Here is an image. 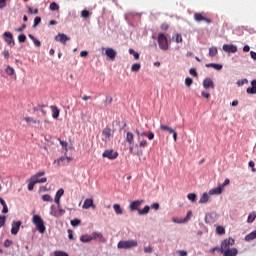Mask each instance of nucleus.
Segmentation results:
<instances>
[{
	"mask_svg": "<svg viewBox=\"0 0 256 256\" xmlns=\"http://www.w3.org/2000/svg\"><path fill=\"white\" fill-rule=\"evenodd\" d=\"M43 175H45V171H40L30 178V182L28 184V191H33L37 183H47V178H41V180H38L39 177H43Z\"/></svg>",
	"mask_w": 256,
	"mask_h": 256,
	"instance_id": "f257e3e1",
	"label": "nucleus"
},
{
	"mask_svg": "<svg viewBox=\"0 0 256 256\" xmlns=\"http://www.w3.org/2000/svg\"><path fill=\"white\" fill-rule=\"evenodd\" d=\"M32 222L35 224L36 229L40 233H45V224L43 223V219H41V216L34 215L32 218Z\"/></svg>",
	"mask_w": 256,
	"mask_h": 256,
	"instance_id": "f03ea898",
	"label": "nucleus"
},
{
	"mask_svg": "<svg viewBox=\"0 0 256 256\" xmlns=\"http://www.w3.org/2000/svg\"><path fill=\"white\" fill-rule=\"evenodd\" d=\"M132 247H137V241L135 240H122L118 242V249H132Z\"/></svg>",
	"mask_w": 256,
	"mask_h": 256,
	"instance_id": "7ed1b4c3",
	"label": "nucleus"
},
{
	"mask_svg": "<svg viewBox=\"0 0 256 256\" xmlns=\"http://www.w3.org/2000/svg\"><path fill=\"white\" fill-rule=\"evenodd\" d=\"M158 45L162 51H167V49H169V42L165 34L160 33L158 35Z\"/></svg>",
	"mask_w": 256,
	"mask_h": 256,
	"instance_id": "20e7f679",
	"label": "nucleus"
},
{
	"mask_svg": "<svg viewBox=\"0 0 256 256\" xmlns=\"http://www.w3.org/2000/svg\"><path fill=\"white\" fill-rule=\"evenodd\" d=\"M111 137H113V130H111L110 127L104 128L102 130V141H104V143H109Z\"/></svg>",
	"mask_w": 256,
	"mask_h": 256,
	"instance_id": "39448f33",
	"label": "nucleus"
},
{
	"mask_svg": "<svg viewBox=\"0 0 256 256\" xmlns=\"http://www.w3.org/2000/svg\"><path fill=\"white\" fill-rule=\"evenodd\" d=\"M102 157L104 159H110L111 161L117 159V157H119V153H117L116 151H114L113 149L110 150H105L102 153Z\"/></svg>",
	"mask_w": 256,
	"mask_h": 256,
	"instance_id": "423d86ee",
	"label": "nucleus"
},
{
	"mask_svg": "<svg viewBox=\"0 0 256 256\" xmlns=\"http://www.w3.org/2000/svg\"><path fill=\"white\" fill-rule=\"evenodd\" d=\"M231 245H235V240L233 238L223 240L220 246L221 253L230 249L229 247H231Z\"/></svg>",
	"mask_w": 256,
	"mask_h": 256,
	"instance_id": "0eeeda50",
	"label": "nucleus"
},
{
	"mask_svg": "<svg viewBox=\"0 0 256 256\" xmlns=\"http://www.w3.org/2000/svg\"><path fill=\"white\" fill-rule=\"evenodd\" d=\"M145 203V200H136L130 203L129 210L130 211H139V207Z\"/></svg>",
	"mask_w": 256,
	"mask_h": 256,
	"instance_id": "6e6552de",
	"label": "nucleus"
},
{
	"mask_svg": "<svg viewBox=\"0 0 256 256\" xmlns=\"http://www.w3.org/2000/svg\"><path fill=\"white\" fill-rule=\"evenodd\" d=\"M194 20L197 22V23H201V21H205V23H208L210 24L211 23V19L203 16V14L201 13H195L194 14Z\"/></svg>",
	"mask_w": 256,
	"mask_h": 256,
	"instance_id": "1a4fd4ad",
	"label": "nucleus"
},
{
	"mask_svg": "<svg viewBox=\"0 0 256 256\" xmlns=\"http://www.w3.org/2000/svg\"><path fill=\"white\" fill-rule=\"evenodd\" d=\"M105 55L110 59V61H115L117 57V52L113 48H106Z\"/></svg>",
	"mask_w": 256,
	"mask_h": 256,
	"instance_id": "9d476101",
	"label": "nucleus"
},
{
	"mask_svg": "<svg viewBox=\"0 0 256 256\" xmlns=\"http://www.w3.org/2000/svg\"><path fill=\"white\" fill-rule=\"evenodd\" d=\"M222 49L225 53H237V46L233 44H224Z\"/></svg>",
	"mask_w": 256,
	"mask_h": 256,
	"instance_id": "9b49d317",
	"label": "nucleus"
},
{
	"mask_svg": "<svg viewBox=\"0 0 256 256\" xmlns=\"http://www.w3.org/2000/svg\"><path fill=\"white\" fill-rule=\"evenodd\" d=\"M65 194V190L63 188H60L55 195L54 202L58 207L61 205V196Z\"/></svg>",
	"mask_w": 256,
	"mask_h": 256,
	"instance_id": "f8f14e48",
	"label": "nucleus"
},
{
	"mask_svg": "<svg viewBox=\"0 0 256 256\" xmlns=\"http://www.w3.org/2000/svg\"><path fill=\"white\" fill-rule=\"evenodd\" d=\"M55 41H59L63 45H66L67 41H71V38L67 37L65 34L59 33L57 36H55Z\"/></svg>",
	"mask_w": 256,
	"mask_h": 256,
	"instance_id": "ddd939ff",
	"label": "nucleus"
},
{
	"mask_svg": "<svg viewBox=\"0 0 256 256\" xmlns=\"http://www.w3.org/2000/svg\"><path fill=\"white\" fill-rule=\"evenodd\" d=\"M3 37H4V41L5 43H7V45H15V41L13 40V34H11V32H5L3 34Z\"/></svg>",
	"mask_w": 256,
	"mask_h": 256,
	"instance_id": "4468645a",
	"label": "nucleus"
},
{
	"mask_svg": "<svg viewBox=\"0 0 256 256\" xmlns=\"http://www.w3.org/2000/svg\"><path fill=\"white\" fill-rule=\"evenodd\" d=\"M203 87L204 89H215V83H213L211 78H205L203 81Z\"/></svg>",
	"mask_w": 256,
	"mask_h": 256,
	"instance_id": "2eb2a0df",
	"label": "nucleus"
},
{
	"mask_svg": "<svg viewBox=\"0 0 256 256\" xmlns=\"http://www.w3.org/2000/svg\"><path fill=\"white\" fill-rule=\"evenodd\" d=\"M20 227H21V221L12 222L11 234L17 235L19 233Z\"/></svg>",
	"mask_w": 256,
	"mask_h": 256,
	"instance_id": "dca6fc26",
	"label": "nucleus"
},
{
	"mask_svg": "<svg viewBox=\"0 0 256 256\" xmlns=\"http://www.w3.org/2000/svg\"><path fill=\"white\" fill-rule=\"evenodd\" d=\"M237 253H239V250L236 248H230L222 252L223 256H237Z\"/></svg>",
	"mask_w": 256,
	"mask_h": 256,
	"instance_id": "f3484780",
	"label": "nucleus"
},
{
	"mask_svg": "<svg viewBox=\"0 0 256 256\" xmlns=\"http://www.w3.org/2000/svg\"><path fill=\"white\" fill-rule=\"evenodd\" d=\"M50 109L52 110L53 119H59V114L61 113V110H59L57 106H50Z\"/></svg>",
	"mask_w": 256,
	"mask_h": 256,
	"instance_id": "a211bd4d",
	"label": "nucleus"
},
{
	"mask_svg": "<svg viewBox=\"0 0 256 256\" xmlns=\"http://www.w3.org/2000/svg\"><path fill=\"white\" fill-rule=\"evenodd\" d=\"M251 85H252V87H248L246 91L249 95H255V93H256V80H253L251 82Z\"/></svg>",
	"mask_w": 256,
	"mask_h": 256,
	"instance_id": "6ab92c4d",
	"label": "nucleus"
},
{
	"mask_svg": "<svg viewBox=\"0 0 256 256\" xmlns=\"http://www.w3.org/2000/svg\"><path fill=\"white\" fill-rule=\"evenodd\" d=\"M223 193V187L218 186L209 191V195H221Z\"/></svg>",
	"mask_w": 256,
	"mask_h": 256,
	"instance_id": "aec40b11",
	"label": "nucleus"
},
{
	"mask_svg": "<svg viewBox=\"0 0 256 256\" xmlns=\"http://www.w3.org/2000/svg\"><path fill=\"white\" fill-rule=\"evenodd\" d=\"M82 207L83 209H90V207H95V205H93V199H86Z\"/></svg>",
	"mask_w": 256,
	"mask_h": 256,
	"instance_id": "412c9836",
	"label": "nucleus"
},
{
	"mask_svg": "<svg viewBox=\"0 0 256 256\" xmlns=\"http://www.w3.org/2000/svg\"><path fill=\"white\" fill-rule=\"evenodd\" d=\"M160 130L161 131H168V133L171 135L172 133H175V129L165 125V124H161L160 125Z\"/></svg>",
	"mask_w": 256,
	"mask_h": 256,
	"instance_id": "4be33fe9",
	"label": "nucleus"
},
{
	"mask_svg": "<svg viewBox=\"0 0 256 256\" xmlns=\"http://www.w3.org/2000/svg\"><path fill=\"white\" fill-rule=\"evenodd\" d=\"M126 141H127V143H129V145H133V143L135 142L133 133L127 132Z\"/></svg>",
	"mask_w": 256,
	"mask_h": 256,
	"instance_id": "5701e85b",
	"label": "nucleus"
},
{
	"mask_svg": "<svg viewBox=\"0 0 256 256\" xmlns=\"http://www.w3.org/2000/svg\"><path fill=\"white\" fill-rule=\"evenodd\" d=\"M206 67H212L213 69H216V71H221L223 69V65L215 63L206 64Z\"/></svg>",
	"mask_w": 256,
	"mask_h": 256,
	"instance_id": "b1692460",
	"label": "nucleus"
},
{
	"mask_svg": "<svg viewBox=\"0 0 256 256\" xmlns=\"http://www.w3.org/2000/svg\"><path fill=\"white\" fill-rule=\"evenodd\" d=\"M80 241L82 243H89L90 241H93V236H91V235H83V236H81Z\"/></svg>",
	"mask_w": 256,
	"mask_h": 256,
	"instance_id": "393cba45",
	"label": "nucleus"
},
{
	"mask_svg": "<svg viewBox=\"0 0 256 256\" xmlns=\"http://www.w3.org/2000/svg\"><path fill=\"white\" fill-rule=\"evenodd\" d=\"M28 37L31 39V41H33L35 47H41V41L37 40L33 34H29Z\"/></svg>",
	"mask_w": 256,
	"mask_h": 256,
	"instance_id": "a878e982",
	"label": "nucleus"
},
{
	"mask_svg": "<svg viewBox=\"0 0 256 256\" xmlns=\"http://www.w3.org/2000/svg\"><path fill=\"white\" fill-rule=\"evenodd\" d=\"M113 209H114L116 215H123V209L121 208V205L114 204Z\"/></svg>",
	"mask_w": 256,
	"mask_h": 256,
	"instance_id": "bb28decb",
	"label": "nucleus"
},
{
	"mask_svg": "<svg viewBox=\"0 0 256 256\" xmlns=\"http://www.w3.org/2000/svg\"><path fill=\"white\" fill-rule=\"evenodd\" d=\"M256 239V230L245 236V241H253Z\"/></svg>",
	"mask_w": 256,
	"mask_h": 256,
	"instance_id": "cd10ccee",
	"label": "nucleus"
},
{
	"mask_svg": "<svg viewBox=\"0 0 256 256\" xmlns=\"http://www.w3.org/2000/svg\"><path fill=\"white\" fill-rule=\"evenodd\" d=\"M140 69H141V64H139V63H134L131 66L132 73H137L140 71Z\"/></svg>",
	"mask_w": 256,
	"mask_h": 256,
	"instance_id": "c85d7f7f",
	"label": "nucleus"
},
{
	"mask_svg": "<svg viewBox=\"0 0 256 256\" xmlns=\"http://www.w3.org/2000/svg\"><path fill=\"white\" fill-rule=\"evenodd\" d=\"M149 209H151V207L147 205L143 209H138V215H147V213H149Z\"/></svg>",
	"mask_w": 256,
	"mask_h": 256,
	"instance_id": "c756f323",
	"label": "nucleus"
},
{
	"mask_svg": "<svg viewBox=\"0 0 256 256\" xmlns=\"http://www.w3.org/2000/svg\"><path fill=\"white\" fill-rule=\"evenodd\" d=\"M207 201H209V194H207V192H205L200 197L199 203H207Z\"/></svg>",
	"mask_w": 256,
	"mask_h": 256,
	"instance_id": "7c9ffc66",
	"label": "nucleus"
},
{
	"mask_svg": "<svg viewBox=\"0 0 256 256\" xmlns=\"http://www.w3.org/2000/svg\"><path fill=\"white\" fill-rule=\"evenodd\" d=\"M50 215H52V217H59V214H57V207L55 205L50 207Z\"/></svg>",
	"mask_w": 256,
	"mask_h": 256,
	"instance_id": "2f4dec72",
	"label": "nucleus"
},
{
	"mask_svg": "<svg viewBox=\"0 0 256 256\" xmlns=\"http://www.w3.org/2000/svg\"><path fill=\"white\" fill-rule=\"evenodd\" d=\"M42 201L48 202V203H53V198L49 194H45L42 196Z\"/></svg>",
	"mask_w": 256,
	"mask_h": 256,
	"instance_id": "473e14b6",
	"label": "nucleus"
},
{
	"mask_svg": "<svg viewBox=\"0 0 256 256\" xmlns=\"http://www.w3.org/2000/svg\"><path fill=\"white\" fill-rule=\"evenodd\" d=\"M217 53H218L217 47H211V48L209 49V55H210V57H215V56H217Z\"/></svg>",
	"mask_w": 256,
	"mask_h": 256,
	"instance_id": "72a5a7b5",
	"label": "nucleus"
},
{
	"mask_svg": "<svg viewBox=\"0 0 256 256\" xmlns=\"http://www.w3.org/2000/svg\"><path fill=\"white\" fill-rule=\"evenodd\" d=\"M24 121H26V123H38V125L41 124L40 120H35V119L31 118V117H25Z\"/></svg>",
	"mask_w": 256,
	"mask_h": 256,
	"instance_id": "f704fd0d",
	"label": "nucleus"
},
{
	"mask_svg": "<svg viewBox=\"0 0 256 256\" xmlns=\"http://www.w3.org/2000/svg\"><path fill=\"white\" fill-rule=\"evenodd\" d=\"M216 233L217 235H225V228L223 226H217Z\"/></svg>",
	"mask_w": 256,
	"mask_h": 256,
	"instance_id": "c9c22d12",
	"label": "nucleus"
},
{
	"mask_svg": "<svg viewBox=\"0 0 256 256\" xmlns=\"http://www.w3.org/2000/svg\"><path fill=\"white\" fill-rule=\"evenodd\" d=\"M50 11H59V4L52 2L49 6Z\"/></svg>",
	"mask_w": 256,
	"mask_h": 256,
	"instance_id": "e433bc0d",
	"label": "nucleus"
},
{
	"mask_svg": "<svg viewBox=\"0 0 256 256\" xmlns=\"http://www.w3.org/2000/svg\"><path fill=\"white\" fill-rule=\"evenodd\" d=\"M90 16H91V13L88 10H82L81 11V17L83 19H89Z\"/></svg>",
	"mask_w": 256,
	"mask_h": 256,
	"instance_id": "4c0bfd02",
	"label": "nucleus"
},
{
	"mask_svg": "<svg viewBox=\"0 0 256 256\" xmlns=\"http://www.w3.org/2000/svg\"><path fill=\"white\" fill-rule=\"evenodd\" d=\"M113 103V97L111 96H106L104 104L107 107V105H111Z\"/></svg>",
	"mask_w": 256,
	"mask_h": 256,
	"instance_id": "58836bf2",
	"label": "nucleus"
},
{
	"mask_svg": "<svg viewBox=\"0 0 256 256\" xmlns=\"http://www.w3.org/2000/svg\"><path fill=\"white\" fill-rule=\"evenodd\" d=\"M173 39H175L176 43H183V36L181 34H176Z\"/></svg>",
	"mask_w": 256,
	"mask_h": 256,
	"instance_id": "ea45409f",
	"label": "nucleus"
},
{
	"mask_svg": "<svg viewBox=\"0 0 256 256\" xmlns=\"http://www.w3.org/2000/svg\"><path fill=\"white\" fill-rule=\"evenodd\" d=\"M130 55H133L134 59L138 60L139 59V53L135 52V50H133V48H130L129 50Z\"/></svg>",
	"mask_w": 256,
	"mask_h": 256,
	"instance_id": "a19ab883",
	"label": "nucleus"
},
{
	"mask_svg": "<svg viewBox=\"0 0 256 256\" xmlns=\"http://www.w3.org/2000/svg\"><path fill=\"white\" fill-rule=\"evenodd\" d=\"M187 198L189 199V201H192L193 203L194 201H197V195L195 193L188 194Z\"/></svg>",
	"mask_w": 256,
	"mask_h": 256,
	"instance_id": "79ce46f5",
	"label": "nucleus"
},
{
	"mask_svg": "<svg viewBox=\"0 0 256 256\" xmlns=\"http://www.w3.org/2000/svg\"><path fill=\"white\" fill-rule=\"evenodd\" d=\"M5 71L7 75H15V69L11 66H8Z\"/></svg>",
	"mask_w": 256,
	"mask_h": 256,
	"instance_id": "37998d69",
	"label": "nucleus"
},
{
	"mask_svg": "<svg viewBox=\"0 0 256 256\" xmlns=\"http://www.w3.org/2000/svg\"><path fill=\"white\" fill-rule=\"evenodd\" d=\"M70 223H71L72 227H77V226L81 225V220L73 219V220H71Z\"/></svg>",
	"mask_w": 256,
	"mask_h": 256,
	"instance_id": "c03bdc74",
	"label": "nucleus"
},
{
	"mask_svg": "<svg viewBox=\"0 0 256 256\" xmlns=\"http://www.w3.org/2000/svg\"><path fill=\"white\" fill-rule=\"evenodd\" d=\"M92 238L93 239H103V234H101L99 232H93L92 233Z\"/></svg>",
	"mask_w": 256,
	"mask_h": 256,
	"instance_id": "a18cd8bd",
	"label": "nucleus"
},
{
	"mask_svg": "<svg viewBox=\"0 0 256 256\" xmlns=\"http://www.w3.org/2000/svg\"><path fill=\"white\" fill-rule=\"evenodd\" d=\"M255 218H256V214L255 213H251L248 216L247 222L248 223H253V221H255Z\"/></svg>",
	"mask_w": 256,
	"mask_h": 256,
	"instance_id": "49530a36",
	"label": "nucleus"
},
{
	"mask_svg": "<svg viewBox=\"0 0 256 256\" xmlns=\"http://www.w3.org/2000/svg\"><path fill=\"white\" fill-rule=\"evenodd\" d=\"M41 23V17L37 16L34 18V24H33V29H35V27H37V25H39Z\"/></svg>",
	"mask_w": 256,
	"mask_h": 256,
	"instance_id": "de8ad7c7",
	"label": "nucleus"
},
{
	"mask_svg": "<svg viewBox=\"0 0 256 256\" xmlns=\"http://www.w3.org/2000/svg\"><path fill=\"white\" fill-rule=\"evenodd\" d=\"M18 41L19 43H25V41H27V36H25V34H20L18 36Z\"/></svg>",
	"mask_w": 256,
	"mask_h": 256,
	"instance_id": "09e8293b",
	"label": "nucleus"
},
{
	"mask_svg": "<svg viewBox=\"0 0 256 256\" xmlns=\"http://www.w3.org/2000/svg\"><path fill=\"white\" fill-rule=\"evenodd\" d=\"M130 153L132 155H136L137 157H141V155H143V151L134 152L133 151V146L130 147Z\"/></svg>",
	"mask_w": 256,
	"mask_h": 256,
	"instance_id": "8fccbe9b",
	"label": "nucleus"
},
{
	"mask_svg": "<svg viewBox=\"0 0 256 256\" xmlns=\"http://www.w3.org/2000/svg\"><path fill=\"white\" fill-rule=\"evenodd\" d=\"M54 256H69V254L64 251H54Z\"/></svg>",
	"mask_w": 256,
	"mask_h": 256,
	"instance_id": "3c124183",
	"label": "nucleus"
},
{
	"mask_svg": "<svg viewBox=\"0 0 256 256\" xmlns=\"http://www.w3.org/2000/svg\"><path fill=\"white\" fill-rule=\"evenodd\" d=\"M185 85L186 87H191V85H193V79L189 77L185 78Z\"/></svg>",
	"mask_w": 256,
	"mask_h": 256,
	"instance_id": "603ef678",
	"label": "nucleus"
},
{
	"mask_svg": "<svg viewBox=\"0 0 256 256\" xmlns=\"http://www.w3.org/2000/svg\"><path fill=\"white\" fill-rule=\"evenodd\" d=\"M7 221V217L6 216H0V229L1 227L5 226V222Z\"/></svg>",
	"mask_w": 256,
	"mask_h": 256,
	"instance_id": "864d4df0",
	"label": "nucleus"
},
{
	"mask_svg": "<svg viewBox=\"0 0 256 256\" xmlns=\"http://www.w3.org/2000/svg\"><path fill=\"white\" fill-rule=\"evenodd\" d=\"M28 13H30L31 15H37V13H39L38 9H34L31 7H28Z\"/></svg>",
	"mask_w": 256,
	"mask_h": 256,
	"instance_id": "5fc2aeb1",
	"label": "nucleus"
},
{
	"mask_svg": "<svg viewBox=\"0 0 256 256\" xmlns=\"http://www.w3.org/2000/svg\"><path fill=\"white\" fill-rule=\"evenodd\" d=\"M136 134L139 139H141V137H147V132H140L139 130H136Z\"/></svg>",
	"mask_w": 256,
	"mask_h": 256,
	"instance_id": "6e6d98bb",
	"label": "nucleus"
},
{
	"mask_svg": "<svg viewBox=\"0 0 256 256\" xmlns=\"http://www.w3.org/2000/svg\"><path fill=\"white\" fill-rule=\"evenodd\" d=\"M63 161H65V157H60L57 160H55L54 163H57L58 167H60Z\"/></svg>",
	"mask_w": 256,
	"mask_h": 256,
	"instance_id": "4d7b16f0",
	"label": "nucleus"
},
{
	"mask_svg": "<svg viewBox=\"0 0 256 256\" xmlns=\"http://www.w3.org/2000/svg\"><path fill=\"white\" fill-rule=\"evenodd\" d=\"M139 147L142 149H145V147H147V140L140 141Z\"/></svg>",
	"mask_w": 256,
	"mask_h": 256,
	"instance_id": "13d9d810",
	"label": "nucleus"
},
{
	"mask_svg": "<svg viewBox=\"0 0 256 256\" xmlns=\"http://www.w3.org/2000/svg\"><path fill=\"white\" fill-rule=\"evenodd\" d=\"M7 7V0H0V9H5Z\"/></svg>",
	"mask_w": 256,
	"mask_h": 256,
	"instance_id": "bf43d9fd",
	"label": "nucleus"
},
{
	"mask_svg": "<svg viewBox=\"0 0 256 256\" xmlns=\"http://www.w3.org/2000/svg\"><path fill=\"white\" fill-rule=\"evenodd\" d=\"M246 83H249V80L243 79V80H239V81L237 82V84L239 85V87L245 85Z\"/></svg>",
	"mask_w": 256,
	"mask_h": 256,
	"instance_id": "052dcab7",
	"label": "nucleus"
},
{
	"mask_svg": "<svg viewBox=\"0 0 256 256\" xmlns=\"http://www.w3.org/2000/svg\"><path fill=\"white\" fill-rule=\"evenodd\" d=\"M150 209H154V211H159V203H153L150 206Z\"/></svg>",
	"mask_w": 256,
	"mask_h": 256,
	"instance_id": "680f3d73",
	"label": "nucleus"
},
{
	"mask_svg": "<svg viewBox=\"0 0 256 256\" xmlns=\"http://www.w3.org/2000/svg\"><path fill=\"white\" fill-rule=\"evenodd\" d=\"M144 253H153V248L151 246L144 247Z\"/></svg>",
	"mask_w": 256,
	"mask_h": 256,
	"instance_id": "e2e57ef3",
	"label": "nucleus"
},
{
	"mask_svg": "<svg viewBox=\"0 0 256 256\" xmlns=\"http://www.w3.org/2000/svg\"><path fill=\"white\" fill-rule=\"evenodd\" d=\"M13 245V241L7 239L4 241V247H11Z\"/></svg>",
	"mask_w": 256,
	"mask_h": 256,
	"instance_id": "0e129e2a",
	"label": "nucleus"
},
{
	"mask_svg": "<svg viewBox=\"0 0 256 256\" xmlns=\"http://www.w3.org/2000/svg\"><path fill=\"white\" fill-rule=\"evenodd\" d=\"M217 251L218 253H221V246L220 247H214L210 249V253H215Z\"/></svg>",
	"mask_w": 256,
	"mask_h": 256,
	"instance_id": "69168bd1",
	"label": "nucleus"
},
{
	"mask_svg": "<svg viewBox=\"0 0 256 256\" xmlns=\"http://www.w3.org/2000/svg\"><path fill=\"white\" fill-rule=\"evenodd\" d=\"M190 75H192V77H197V70H195V68H191L189 70Z\"/></svg>",
	"mask_w": 256,
	"mask_h": 256,
	"instance_id": "338daca9",
	"label": "nucleus"
},
{
	"mask_svg": "<svg viewBox=\"0 0 256 256\" xmlns=\"http://www.w3.org/2000/svg\"><path fill=\"white\" fill-rule=\"evenodd\" d=\"M2 55H4V58L6 59V61H9V52H8V50H4L3 52H2Z\"/></svg>",
	"mask_w": 256,
	"mask_h": 256,
	"instance_id": "774afa93",
	"label": "nucleus"
}]
</instances>
